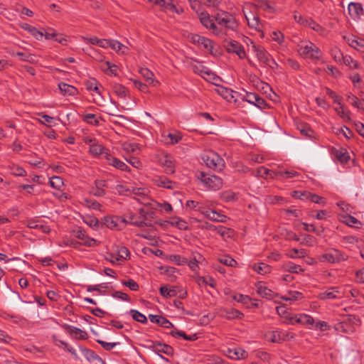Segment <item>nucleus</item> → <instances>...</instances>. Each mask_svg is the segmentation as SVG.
<instances>
[{
  "label": "nucleus",
  "mask_w": 364,
  "mask_h": 364,
  "mask_svg": "<svg viewBox=\"0 0 364 364\" xmlns=\"http://www.w3.org/2000/svg\"><path fill=\"white\" fill-rule=\"evenodd\" d=\"M216 90L217 92L227 101L231 102L232 100H235V95H236L237 92H234L231 89L220 86L217 88Z\"/></svg>",
  "instance_id": "obj_26"
},
{
  "label": "nucleus",
  "mask_w": 364,
  "mask_h": 364,
  "mask_svg": "<svg viewBox=\"0 0 364 364\" xmlns=\"http://www.w3.org/2000/svg\"><path fill=\"white\" fill-rule=\"evenodd\" d=\"M87 90L95 92L97 95H101L100 87L98 82L95 79H90L85 82Z\"/></svg>",
  "instance_id": "obj_47"
},
{
  "label": "nucleus",
  "mask_w": 364,
  "mask_h": 364,
  "mask_svg": "<svg viewBox=\"0 0 364 364\" xmlns=\"http://www.w3.org/2000/svg\"><path fill=\"white\" fill-rule=\"evenodd\" d=\"M154 350L159 354V355L164 359V358L160 355L161 353H163L167 355H172L173 353V349L171 346L164 344L156 343L153 345Z\"/></svg>",
  "instance_id": "obj_21"
},
{
  "label": "nucleus",
  "mask_w": 364,
  "mask_h": 364,
  "mask_svg": "<svg viewBox=\"0 0 364 364\" xmlns=\"http://www.w3.org/2000/svg\"><path fill=\"white\" fill-rule=\"evenodd\" d=\"M198 17L204 27L210 30L213 33H218V28L207 12H201Z\"/></svg>",
  "instance_id": "obj_16"
},
{
  "label": "nucleus",
  "mask_w": 364,
  "mask_h": 364,
  "mask_svg": "<svg viewBox=\"0 0 364 364\" xmlns=\"http://www.w3.org/2000/svg\"><path fill=\"white\" fill-rule=\"evenodd\" d=\"M275 172H276V171H272V170L266 168L264 166H260L257 168V176L258 177L264 178H274V177H276V176H274Z\"/></svg>",
  "instance_id": "obj_45"
},
{
  "label": "nucleus",
  "mask_w": 364,
  "mask_h": 364,
  "mask_svg": "<svg viewBox=\"0 0 364 364\" xmlns=\"http://www.w3.org/2000/svg\"><path fill=\"white\" fill-rule=\"evenodd\" d=\"M215 18L219 25L227 28L234 30L237 28V23L235 17L228 12H218Z\"/></svg>",
  "instance_id": "obj_8"
},
{
  "label": "nucleus",
  "mask_w": 364,
  "mask_h": 364,
  "mask_svg": "<svg viewBox=\"0 0 364 364\" xmlns=\"http://www.w3.org/2000/svg\"><path fill=\"white\" fill-rule=\"evenodd\" d=\"M132 187H128L127 186L122 183H117L114 181V189H112L113 193H117L119 194H122L125 196L131 195Z\"/></svg>",
  "instance_id": "obj_30"
},
{
  "label": "nucleus",
  "mask_w": 364,
  "mask_h": 364,
  "mask_svg": "<svg viewBox=\"0 0 364 364\" xmlns=\"http://www.w3.org/2000/svg\"><path fill=\"white\" fill-rule=\"evenodd\" d=\"M124 225L131 224L137 227H143L146 225V215L143 209H140L139 213L129 212L123 216Z\"/></svg>",
  "instance_id": "obj_7"
},
{
  "label": "nucleus",
  "mask_w": 364,
  "mask_h": 364,
  "mask_svg": "<svg viewBox=\"0 0 364 364\" xmlns=\"http://www.w3.org/2000/svg\"><path fill=\"white\" fill-rule=\"evenodd\" d=\"M130 314L134 320L141 323H146L147 322L146 317L139 311L136 310H131Z\"/></svg>",
  "instance_id": "obj_62"
},
{
  "label": "nucleus",
  "mask_w": 364,
  "mask_h": 364,
  "mask_svg": "<svg viewBox=\"0 0 364 364\" xmlns=\"http://www.w3.org/2000/svg\"><path fill=\"white\" fill-rule=\"evenodd\" d=\"M206 218L213 221V222H218V223H225L227 220V216L220 214V213L217 212L213 209V210L210 211L209 214H207Z\"/></svg>",
  "instance_id": "obj_36"
},
{
  "label": "nucleus",
  "mask_w": 364,
  "mask_h": 364,
  "mask_svg": "<svg viewBox=\"0 0 364 364\" xmlns=\"http://www.w3.org/2000/svg\"><path fill=\"white\" fill-rule=\"evenodd\" d=\"M105 225L109 229L113 230H122L124 228V224L123 218L116 216V215H111V216H107L104 219Z\"/></svg>",
  "instance_id": "obj_14"
},
{
  "label": "nucleus",
  "mask_w": 364,
  "mask_h": 364,
  "mask_svg": "<svg viewBox=\"0 0 364 364\" xmlns=\"http://www.w3.org/2000/svg\"><path fill=\"white\" fill-rule=\"evenodd\" d=\"M347 99L353 106L364 111V107L361 106V100H359L356 96L353 95L352 93H348L347 94Z\"/></svg>",
  "instance_id": "obj_59"
},
{
  "label": "nucleus",
  "mask_w": 364,
  "mask_h": 364,
  "mask_svg": "<svg viewBox=\"0 0 364 364\" xmlns=\"http://www.w3.org/2000/svg\"><path fill=\"white\" fill-rule=\"evenodd\" d=\"M38 115L41 116L42 118L38 119L40 123L47 125L48 127H51L55 124V119L54 117L43 114H38Z\"/></svg>",
  "instance_id": "obj_58"
},
{
  "label": "nucleus",
  "mask_w": 364,
  "mask_h": 364,
  "mask_svg": "<svg viewBox=\"0 0 364 364\" xmlns=\"http://www.w3.org/2000/svg\"><path fill=\"white\" fill-rule=\"evenodd\" d=\"M90 153L93 156H100L103 159H105V155L109 154L108 150L105 149L102 145L95 142L90 145Z\"/></svg>",
  "instance_id": "obj_23"
},
{
  "label": "nucleus",
  "mask_w": 364,
  "mask_h": 364,
  "mask_svg": "<svg viewBox=\"0 0 364 364\" xmlns=\"http://www.w3.org/2000/svg\"><path fill=\"white\" fill-rule=\"evenodd\" d=\"M95 191L94 195L96 196H103L105 195V189H114V180H95Z\"/></svg>",
  "instance_id": "obj_11"
},
{
  "label": "nucleus",
  "mask_w": 364,
  "mask_h": 364,
  "mask_svg": "<svg viewBox=\"0 0 364 364\" xmlns=\"http://www.w3.org/2000/svg\"><path fill=\"white\" fill-rule=\"evenodd\" d=\"M149 318L151 322L157 323L164 328H169L173 326V324L164 316L150 314Z\"/></svg>",
  "instance_id": "obj_24"
},
{
  "label": "nucleus",
  "mask_w": 364,
  "mask_h": 364,
  "mask_svg": "<svg viewBox=\"0 0 364 364\" xmlns=\"http://www.w3.org/2000/svg\"><path fill=\"white\" fill-rule=\"evenodd\" d=\"M105 159L109 165L113 166L117 169H119L121 171L128 170V166L125 163L112 156L110 154H106L105 155Z\"/></svg>",
  "instance_id": "obj_20"
},
{
  "label": "nucleus",
  "mask_w": 364,
  "mask_h": 364,
  "mask_svg": "<svg viewBox=\"0 0 364 364\" xmlns=\"http://www.w3.org/2000/svg\"><path fill=\"white\" fill-rule=\"evenodd\" d=\"M193 70L195 73L200 75L201 77H203L205 79H214V74L212 73V71L203 66L200 63L195 64L192 66Z\"/></svg>",
  "instance_id": "obj_18"
},
{
  "label": "nucleus",
  "mask_w": 364,
  "mask_h": 364,
  "mask_svg": "<svg viewBox=\"0 0 364 364\" xmlns=\"http://www.w3.org/2000/svg\"><path fill=\"white\" fill-rule=\"evenodd\" d=\"M298 175H299L298 172H296L294 170H291V171L278 170V171H276V172L274 173V176H276V177L282 176L285 178H291L295 176H297Z\"/></svg>",
  "instance_id": "obj_56"
},
{
  "label": "nucleus",
  "mask_w": 364,
  "mask_h": 364,
  "mask_svg": "<svg viewBox=\"0 0 364 364\" xmlns=\"http://www.w3.org/2000/svg\"><path fill=\"white\" fill-rule=\"evenodd\" d=\"M250 41L252 44V50L255 52L257 60L265 66L269 67L272 69L277 68L278 64L276 63L274 59L272 58L271 55L264 48L257 46L251 40Z\"/></svg>",
  "instance_id": "obj_4"
},
{
  "label": "nucleus",
  "mask_w": 364,
  "mask_h": 364,
  "mask_svg": "<svg viewBox=\"0 0 364 364\" xmlns=\"http://www.w3.org/2000/svg\"><path fill=\"white\" fill-rule=\"evenodd\" d=\"M203 259H204L201 255L199 253H194L193 254L192 258L187 264L192 271L196 272L198 269V264L202 262Z\"/></svg>",
  "instance_id": "obj_33"
},
{
  "label": "nucleus",
  "mask_w": 364,
  "mask_h": 364,
  "mask_svg": "<svg viewBox=\"0 0 364 364\" xmlns=\"http://www.w3.org/2000/svg\"><path fill=\"white\" fill-rule=\"evenodd\" d=\"M297 47L299 55L305 58L318 60L321 56L320 49L310 41H301L298 44Z\"/></svg>",
  "instance_id": "obj_1"
},
{
  "label": "nucleus",
  "mask_w": 364,
  "mask_h": 364,
  "mask_svg": "<svg viewBox=\"0 0 364 364\" xmlns=\"http://www.w3.org/2000/svg\"><path fill=\"white\" fill-rule=\"evenodd\" d=\"M291 320L303 325H313L314 323L312 316L304 314L295 315L294 317L291 318Z\"/></svg>",
  "instance_id": "obj_28"
},
{
  "label": "nucleus",
  "mask_w": 364,
  "mask_h": 364,
  "mask_svg": "<svg viewBox=\"0 0 364 364\" xmlns=\"http://www.w3.org/2000/svg\"><path fill=\"white\" fill-rule=\"evenodd\" d=\"M15 55L16 56H19L20 59L23 61H26L33 64L38 62V57L35 54L18 52Z\"/></svg>",
  "instance_id": "obj_43"
},
{
  "label": "nucleus",
  "mask_w": 364,
  "mask_h": 364,
  "mask_svg": "<svg viewBox=\"0 0 364 364\" xmlns=\"http://www.w3.org/2000/svg\"><path fill=\"white\" fill-rule=\"evenodd\" d=\"M58 87L60 92L64 95L70 96L75 95L77 92V90L75 87L65 82H60L58 84Z\"/></svg>",
  "instance_id": "obj_38"
},
{
  "label": "nucleus",
  "mask_w": 364,
  "mask_h": 364,
  "mask_svg": "<svg viewBox=\"0 0 364 364\" xmlns=\"http://www.w3.org/2000/svg\"><path fill=\"white\" fill-rule=\"evenodd\" d=\"M113 90L117 96L121 98H124L127 96V90L126 87L120 84H116L113 87Z\"/></svg>",
  "instance_id": "obj_63"
},
{
  "label": "nucleus",
  "mask_w": 364,
  "mask_h": 364,
  "mask_svg": "<svg viewBox=\"0 0 364 364\" xmlns=\"http://www.w3.org/2000/svg\"><path fill=\"white\" fill-rule=\"evenodd\" d=\"M331 55L334 59V60L337 63H341L342 60L344 57L342 52L341 51V50L337 47H334V48H331Z\"/></svg>",
  "instance_id": "obj_64"
},
{
  "label": "nucleus",
  "mask_w": 364,
  "mask_h": 364,
  "mask_svg": "<svg viewBox=\"0 0 364 364\" xmlns=\"http://www.w3.org/2000/svg\"><path fill=\"white\" fill-rule=\"evenodd\" d=\"M270 36L272 41L277 42L279 45H282L284 41V35L280 31H273L270 33Z\"/></svg>",
  "instance_id": "obj_60"
},
{
  "label": "nucleus",
  "mask_w": 364,
  "mask_h": 364,
  "mask_svg": "<svg viewBox=\"0 0 364 364\" xmlns=\"http://www.w3.org/2000/svg\"><path fill=\"white\" fill-rule=\"evenodd\" d=\"M112 49L115 50L118 54L127 55L129 53V49L127 46L123 45L118 41L114 40L112 43Z\"/></svg>",
  "instance_id": "obj_44"
},
{
  "label": "nucleus",
  "mask_w": 364,
  "mask_h": 364,
  "mask_svg": "<svg viewBox=\"0 0 364 364\" xmlns=\"http://www.w3.org/2000/svg\"><path fill=\"white\" fill-rule=\"evenodd\" d=\"M122 149L127 153L138 154L140 152V148L137 144L124 142L122 144Z\"/></svg>",
  "instance_id": "obj_48"
},
{
  "label": "nucleus",
  "mask_w": 364,
  "mask_h": 364,
  "mask_svg": "<svg viewBox=\"0 0 364 364\" xmlns=\"http://www.w3.org/2000/svg\"><path fill=\"white\" fill-rule=\"evenodd\" d=\"M148 190L145 188H134L132 187L131 196L139 202L146 204L148 203Z\"/></svg>",
  "instance_id": "obj_15"
},
{
  "label": "nucleus",
  "mask_w": 364,
  "mask_h": 364,
  "mask_svg": "<svg viewBox=\"0 0 364 364\" xmlns=\"http://www.w3.org/2000/svg\"><path fill=\"white\" fill-rule=\"evenodd\" d=\"M10 173L16 176H26V171L21 166L16 164H11L9 166Z\"/></svg>",
  "instance_id": "obj_52"
},
{
  "label": "nucleus",
  "mask_w": 364,
  "mask_h": 364,
  "mask_svg": "<svg viewBox=\"0 0 364 364\" xmlns=\"http://www.w3.org/2000/svg\"><path fill=\"white\" fill-rule=\"evenodd\" d=\"M252 269L260 274H267L271 272V267L265 263L255 264Z\"/></svg>",
  "instance_id": "obj_51"
},
{
  "label": "nucleus",
  "mask_w": 364,
  "mask_h": 364,
  "mask_svg": "<svg viewBox=\"0 0 364 364\" xmlns=\"http://www.w3.org/2000/svg\"><path fill=\"white\" fill-rule=\"evenodd\" d=\"M306 255V250L305 249H296L293 248L288 250L286 255L291 259L303 258Z\"/></svg>",
  "instance_id": "obj_40"
},
{
  "label": "nucleus",
  "mask_w": 364,
  "mask_h": 364,
  "mask_svg": "<svg viewBox=\"0 0 364 364\" xmlns=\"http://www.w3.org/2000/svg\"><path fill=\"white\" fill-rule=\"evenodd\" d=\"M348 12L353 18H358L363 14L360 4L351 2L348 4Z\"/></svg>",
  "instance_id": "obj_29"
},
{
  "label": "nucleus",
  "mask_w": 364,
  "mask_h": 364,
  "mask_svg": "<svg viewBox=\"0 0 364 364\" xmlns=\"http://www.w3.org/2000/svg\"><path fill=\"white\" fill-rule=\"evenodd\" d=\"M117 258L116 260H119V262H124L129 257V251L126 247H117Z\"/></svg>",
  "instance_id": "obj_46"
},
{
  "label": "nucleus",
  "mask_w": 364,
  "mask_h": 364,
  "mask_svg": "<svg viewBox=\"0 0 364 364\" xmlns=\"http://www.w3.org/2000/svg\"><path fill=\"white\" fill-rule=\"evenodd\" d=\"M339 291L337 288L333 287L318 294V298L322 300L333 299L338 297Z\"/></svg>",
  "instance_id": "obj_31"
},
{
  "label": "nucleus",
  "mask_w": 364,
  "mask_h": 364,
  "mask_svg": "<svg viewBox=\"0 0 364 364\" xmlns=\"http://www.w3.org/2000/svg\"><path fill=\"white\" fill-rule=\"evenodd\" d=\"M157 161L164 168L166 173H173L175 171V160L173 156L165 153L157 155Z\"/></svg>",
  "instance_id": "obj_10"
},
{
  "label": "nucleus",
  "mask_w": 364,
  "mask_h": 364,
  "mask_svg": "<svg viewBox=\"0 0 364 364\" xmlns=\"http://www.w3.org/2000/svg\"><path fill=\"white\" fill-rule=\"evenodd\" d=\"M226 355L232 360L245 359L248 356V353L241 348H228Z\"/></svg>",
  "instance_id": "obj_17"
},
{
  "label": "nucleus",
  "mask_w": 364,
  "mask_h": 364,
  "mask_svg": "<svg viewBox=\"0 0 364 364\" xmlns=\"http://www.w3.org/2000/svg\"><path fill=\"white\" fill-rule=\"evenodd\" d=\"M160 294L162 296L166 298H171L178 296L180 298L183 299L186 296L187 293L185 291H179L177 287H168L164 286L160 287Z\"/></svg>",
  "instance_id": "obj_12"
},
{
  "label": "nucleus",
  "mask_w": 364,
  "mask_h": 364,
  "mask_svg": "<svg viewBox=\"0 0 364 364\" xmlns=\"http://www.w3.org/2000/svg\"><path fill=\"white\" fill-rule=\"evenodd\" d=\"M101 69L105 72L107 75H117L118 67L115 64H112L109 61H106L102 63Z\"/></svg>",
  "instance_id": "obj_32"
},
{
  "label": "nucleus",
  "mask_w": 364,
  "mask_h": 364,
  "mask_svg": "<svg viewBox=\"0 0 364 364\" xmlns=\"http://www.w3.org/2000/svg\"><path fill=\"white\" fill-rule=\"evenodd\" d=\"M221 316L227 319L242 318L243 314L235 309H224L221 310Z\"/></svg>",
  "instance_id": "obj_27"
},
{
  "label": "nucleus",
  "mask_w": 364,
  "mask_h": 364,
  "mask_svg": "<svg viewBox=\"0 0 364 364\" xmlns=\"http://www.w3.org/2000/svg\"><path fill=\"white\" fill-rule=\"evenodd\" d=\"M188 38L192 43L196 45L200 49H203L205 52L211 54L213 53V42L210 39L198 34H191Z\"/></svg>",
  "instance_id": "obj_9"
},
{
  "label": "nucleus",
  "mask_w": 364,
  "mask_h": 364,
  "mask_svg": "<svg viewBox=\"0 0 364 364\" xmlns=\"http://www.w3.org/2000/svg\"><path fill=\"white\" fill-rule=\"evenodd\" d=\"M214 208L215 203L212 201L200 202V205L198 211L206 218L207 214H209L210 211L213 210Z\"/></svg>",
  "instance_id": "obj_35"
},
{
  "label": "nucleus",
  "mask_w": 364,
  "mask_h": 364,
  "mask_svg": "<svg viewBox=\"0 0 364 364\" xmlns=\"http://www.w3.org/2000/svg\"><path fill=\"white\" fill-rule=\"evenodd\" d=\"M139 73L145 78V80L153 86H156L159 84L157 80H154V74L149 69L141 68Z\"/></svg>",
  "instance_id": "obj_42"
},
{
  "label": "nucleus",
  "mask_w": 364,
  "mask_h": 364,
  "mask_svg": "<svg viewBox=\"0 0 364 364\" xmlns=\"http://www.w3.org/2000/svg\"><path fill=\"white\" fill-rule=\"evenodd\" d=\"M170 224L183 230H186L188 228V223L184 220L177 217L171 218Z\"/></svg>",
  "instance_id": "obj_50"
},
{
  "label": "nucleus",
  "mask_w": 364,
  "mask_h": 364,
  "mask_svg": "<svg viewBox=\"0 0 364 364\" xmlns=\"http://www.w3.org/2000/svg\"><path fill=\"white\" fill-rule=\"evenodd\" d=\"M154 184L159 188H164L168 189H173L176 183L168 180L165 176H155L153 178Z\"/></svg>",
  "instance_id": "obj_19"
},
{
  "label": "nucleus",
  "mask_w": 364,
  "mask_h": 364,
  "mask_svg": "<svg viewBox=\"0 0 364 364\" xmlns=\"http://www.w3.org/2000/svg\"><path fill=\"white\" fill-rule=\"evenodd\" d=\"M197 178L202 183L208 188L212 190H218L223 186L222 179L213 174L205 173L199 172L197 174Z\"/></svg>",
  "instance_id": "obj_6"
},
{
  "label": "nucleus",
  "mask_w": 364,
  "mask_h": 364,
  "mask_svg": "<svg viewBox=\"0 0 364 364\" xmlns=\"http://www.w3.org/2000/svg\"><path fill=\"white\" fill-rule=\"evenodd\" d=\"M256 7L250 4H245L242 9L249 27L256 31H259L262 23L258 15L256 14Z\"/></svg>",
  "instance_id": "obj_3"
},
{
  "label": "nucleus",
  "mask_w": 364,
  "mask_h": 364,
  "mask_svg": "<svg viewBox=\"0 0 364 364\" xmlns=\"http://www.w3.org/2000/svg\"><path fill=\"white\" fill-rule=\"evenodd\" d=\"M348 257L344 252L338 249L331 248L326 253L321 255L318 257L321 262H328L330 264L340 263L346 261Z\"/></svg>",
  "instance_id": "obj_5"
},
{
  "label": "nucleus",
  "mask_w": 364,
  "mask_h": 364,
  "mask_svg": "<svg viewBox=\"0 0 364 364\" xmlns=\"http://www.w3.org/2000/svg\"><path fill=\"white\" fill-rule=\"evenodd\" d=\"M348 43L350 47L357 50L364 52V39L352 37L348 39Z\"/></svg>",
  "instance_id": "obj_39"
},
{
  "label": "nucleus",
  "mask_w": 364,
  "mask_h": 364,
  "mask_svg": "<svg viewBox=\"0 0 364 364\" xmlns=\"http://www.w3.org/2000/svg\"><path fill=\"white\" fill-rule=\"evenodd\" d=\"M80 350L81 351L82 355L90 362L94 360H102L99 355L95 354L92 350L90 349L80 346Z\"/></svg>",
  "instance_id": "obj_34"
},
{
  "label": "nucleus",
  "mask_w": 364,
  "mask_h": 364,
  "mask_svg": "<svg viewBox=\"0 0 364 364\" xmlns=\"http://www.w3.org/2000/svg\"><path fill=\"white\" fill-rule=\"evenodd\" d=\"M256 291L258 294L264 298L272 299L273 297L274 292L264 284H257Z\"/></svg>",
  "instance_id": "obj_37"
},
{
  "label": "nucleus",
  "mask_w": 364,
  "mask_h": 364,
  "mask_svg": "<svg viewBox=\"0 0 364 364\" xmlns=\"http://www.w3.org/2000/svg\"><path fill=\"white\" fill-rule=\"evenodd\" d=\"M282 299L284 301H294L297 300H301L303 299V295L299 291H289L287 294L284 296H282Z\"/></svg>",
  "instance_id": "obj_49"
},
{
  "label": "nucleus",
  "mask_w": 364,
  "mask_h": 364,
  "mask_svg": "<svg viewBox=\"0 0 364 364\" xmlns=\"http://www.w3.org/2000/svg\"><path fill=\"white\" fill-rule=\"evenodd\" d=\"M337 114L341 117L345 121H350V117L349 115V112L346 111L343 108L341 102H340V105H338L337 107L334 108Z\"/></svg>",
  "instance_id": "obj_55"
},
{
  "label": "nucleus",
  "mask_w": 364,
  "mask_h": 364,
  "mask_svg": "<svg viewBox=\"0 0 364 364\" xmlns=\"http://www.w3.org/2000/svg\"><path fill=\"white\" fill-rule=\"evenodd\" d=\"M225 48L228 53H235L241 59H243L246 57V53L243 46L236 41H227Z\"/></svg>",
  "instance_id": "obj_13"
},
{
  "label": "nucleus",
  "mask_w": 364,
  "mask_h": 364,
  "mask_svg": "<svg viewBox=\"0 0 364 364\" xmlns=\"http://www.w3.org/2000/svg\"><path fill=\"white\" fill-rule=\"evenodd\" d=\"M331 153L341 164H346L350 159V156L348 151L343 148H333L331 151Z\"/></svg>",
  "instance_id": "obj_22"
},
{
  "label": "nucleus",
  "mask_w": 364,
  "mask_h": 364,
  "mask_svg": "<svg viewBox=\"0 0 364 364\" xmlns=\"http://www.w3.org/2000/svg\"><path fill=\"white\" fill-rule=\"evenodd\" d=\"M165 137V141L167 144H175L181 139V135L178 132L168 133Z\"/></svg>",
  "instance_id": "obj_53"
},
{
  "label": "nucleus",
  "mask_w": 364,
  "mask_h": 364,
  "mask_svg": "<svg viewBox=\"0 0 364 364\" xmlns=\"http://www.w3.org/2000/svg\"><path fill=\"white\" fill-rule=\"evenodd\" d=\"M149 2L153 3L159 7L166 9L173 10L174 6L171 3V0H148Z\"/></svg>",
  "instance_id": "obj_54"
},
{
  "label": "nucleus",
  "mask_w": 364,
  "mask_h": 364,
  "mask_svg": "<svg viewBox=\"0 0 364 364\" xmlns=\"http://www.w3.org/2000/svg\"><path fill=\"white\" fill-rule=\"evenodd\" d=\"M305 26L309 27L310 28L315 31L321 36H326V29L323 28L321 26L318 24L316 22H315L311 18H308L307 23Z\"/></svg>",
  "instance_id": "obj_41"
},
{
  "label": "nucleus",
  "mask_w": 364,
  "mask_h": 364,
  "mask_svg": "<svg viewBox=\"0 0 364 364\" xmlns=\"http://www.w3.org/2000/svg\"><path fill=\"white\" fill-rule=\"evenodd\" d=\"M202 159L208 167L214 170L222 171L225 166L223 159L213 151H205Z\"/></svg>",
  "instance_id": "obj_2"
},
{
  "label": "nucleus",
  "mask_w": 364,
  "mask_h": 364,
  "mask_svg": "<svg viewBox=\"0 0 364 364\" xmlns=\"http://www.w3.org/2000/svg\"><path fill=\"white\" fill-rule=\"evenodd\" d=\"M49 183L52 188L57 190H61L64 186L63 179L59 176H53L50 178Z\"/></svg>",
  "instance_id": "obj_57"
},
{
  "label": "nucleus",
  "mask_w": 364,
  "mask_h": 364,
  "mask_svg": "<svg viewBox=\"0 0 364 364\" xmlns=\"http://www.w3.org/2000/svg\"><path fill=\"white\" fill-rule=\"evenodd\" d=\"M83 120L87 124L92 125H98L99 124V119L94 114H84L82 115Z\"/></svg>",
  "instance_id": "obj_61"
},
{
  "label": "nucleus",
  "mask_w": 364,
  "mask_h": 364,
  "mask_svg": "<svg viewBox=\"0 0 364 364\" xmlns=\"http://www.w3.org/2000/svg\"><path fill=\"white\" fill-rule=\"evenodd\" d=\"M76 237L82 240L83 244L87 247H94L98 245V242L95 239L89 237L86 234L85 232L79 230L76 232Z\"/></svg>",
  "instance_id": "obj_25"
}]
</instances>
